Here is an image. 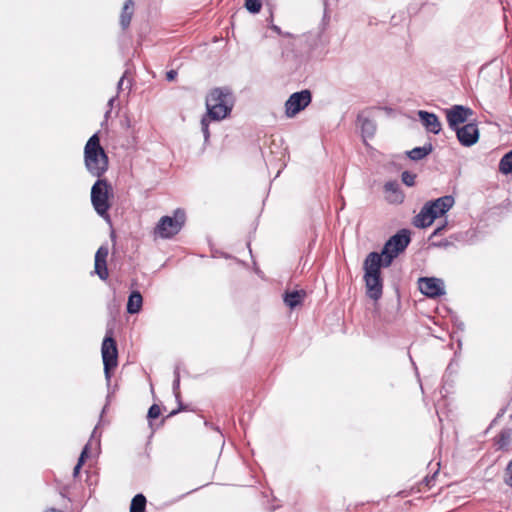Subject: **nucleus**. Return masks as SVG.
Here are the masks:
<instances>
[{"instance_id": "1", "label": "nucleus", "mask_w": 512, "mask_h": 512, "mask_svg": "<svg viewBox=\"0 0 512 512\" xmlns=\"http://www.w3.org/2000/svg\"><path fill=\"white\" fill-rule=\"evenodd\" d=\"M84 163L88 172L98 178L108 169V156L100 145L98 134L92 135L84 147Z\"/></svg>"}, {"instance_id": "2", "label": "nucleus", "mask_w": 512, "mask_h": 512, "mask_svg": "<svg viewBox=\"0 0 512 512\" xmlns=\"http://www.w3.org/2000/svg\"><path fill=\"white\" fill-rule=\"evenodd\" d=\"M233 105L230 89L215 88L206 97L207 116L212 120H222L231 112Z\"/></svg>"}, {"instance_id": "3", "label": "nucleus", "mask_w": 512, "mask_h": 512, "mask_svg": "<svg viewBox=\"0 0 512 512\" xmlns=\"http://www.w3.org/2000/svg\"><path fill=\"white\" fill-rule=\"evenodd\" d=\"M410 243L408 230H401L392 236L384 245L382 256L384 257V266L388 267L394 258L403 252Z\"/></svg>"}, {"instance_id": "4", "label": "nucleus", "mask_w": 512, "mask_h": 512, "mask_svg": "<svg viewBox=\"0 0 512 512\" xmlns=\"http://www.w3.org/2000/svg\"><path fill=\"white\" fill-rule=\"evenodd\" d=\"M111 185L106 179H98L91 188V202L95 211L102 217L107 215L110 208L109 192Z\"/></svg>"}, {"instance_id": "5", "label": "nucleus", "mask_w": 512, "mask_h": 512, "mask_svg": "<svg viewBox=\"0 0 512 512\" xmlns=\"http://www.w3.org/2000/svg\"><path fill=\"white\" fill-rule=\"evenodd\" d=\"M184 222L185 212L181 209H176L173 217L163 216L159 220L154 233L161 238H170L181 230Z\"/></svg>"}, {"instance_id": "6", "label": "nucleus", "mask_w": 512, "mask_h": 512, "mask_svg": "<svg viewBox=\"0 0 512 512\" xmlns=\"http://www.w3.org/2000/svg\"><path fill=\"white\" fill-rule=\"evenodd\" d=\"M102 359L104 364V374L107 382H110L111 374L110 370L117 366V347L114 339L110 336H106L102 342L101 347Z\"/></svg>"}, {"instance_id": "7", "label": "nucleus", "mask_w": 512, "mask_h": 512, "mask_svg": "<svg viewBox=\"0 0 512 512\" xmlns=\"http://www.w3.org/2000/svg\"><path fill=\"white\" fill-rule=\"evenodd\" d=\"M311 102V92L309 90H302L293 93L285 102V114L287 117L292 118L300 111L304 110Z\"/></svg>"}, {"instance_id": "8", "label": "nucleus", "mask_w": 512, "mask_h": 512, "mask_svg": "<svg viewBox=\"0 0 512 512\" xmlns=\"http://www.w3.org/2000/svg\"><path fill=\"white\" fill-rule=\"evenodd\" d=\"M445 112L448 125L452 130L460 127L459 125L465 123L472 115V110L462 105H454Z\"/></svg>"}, {"instance_id": "9", "label": "nucleus", "mask_w": 512, "mask_h": 512, "mask_svg": "<svg viewBox=\"0 0 512 512\" xmlns=\"http://www.w3.org/2000/svg\"><path fill=\"white\" fill-rule=\"evenodd\" d=\"M461 145L470 147L479 139V130L476 124L468 123L454 129Z\"/></svg>"}, {"instance_id": "10", "label": "nucleus", "mask_w": 512, "mask_h": 512, "mask_svg": "<svg viewBox=\"0 0 512 512\" xmlns=\"http://www.w3.org/2000/svg\"><path fill=\"white\" fill-rule=\"evenodd\" d=\"M419 290L422 294L436 298L445 294L444 283L438 278H420L419 279Z\"/></svg>"}, {"instance_id": "11", "label": "nucleus", "mask_w": 512, "mask_h": 512, "mask_svg": "<svg viewBox=\"0 0 512 512\" xmlns=\"http://www.w3.org/2000/svg\"><path fill=\"white\" fill-rule=\"evenodd\" d=\"M432 207L431 201L425 203L420 212L414 217L413 224L415 227L426 228L438 218V215Z\"/></svg>"}, {"instance_id": "12", "label": "nucleus", "mask_w": 512, "mask_h": 512, "mask_svg": "<svg viewBox=\"0 0 512 512\" xmlns=\"http://www.w3.org/2000/svg\"><path fill=\"white\" fill-rule=\"evenodd\" d=\"M108 247L100 246L95 254L94 272L101 280H106L109 276L106 259L108 256Z\"/></svg>"}, {"instance_id": "13", "label": "nucleus", "mask_w": 512, "mask_h": 512, "mask_svg": "<svg viewBox=\"0 0 512 512\" xmlns=\"http://www.w3.org/2000/svg\"><path fill=\"white\" fill-rule=\"evenodd\" d=\"M364 279L366 283L367 295L375 301L379 300L382 296L383 287L380 275L365 274Z\"/></svg>"}, {"instance_id": "14", "label": "nucleus", "mask_w": 512, "mask_h": 512, "mask_svg": "<svg viewBox=\"0 0 512 512\" xmlns=\"http://www.w3.org/2000/svg\"><path fill=\"white\" fill-rule=\"evenodd\" d=\"M418 116L421 123L428 132L438 134L441 131V123L439 118L434 113L420 110L418 111Z\"/></svg>"}, {"instance_id": "15", "label": "nucleus", "mask_w": 512, "mask_h": 512, "mask_svg": "<svg viewBox=\"0 0 512 512\" xmlns=\"http://www.w3.org/2000/svg\"><path fill=\"white\" fill-rule=\"evenodd\" d=\"M384 266V257L377 252H371L364 261L365 274L380 275V267Z\"/></svg>"}, {"instance_id": "16", "label": "nucleus", "mask_w": 512, "mask_h": 512, "mask_svg": "<svg viewBox=\"0 0 512 512\" xmlns=\"http://www.w3.org/2000/svg\"><path fill=\"white\" fill-rule=\"evenodd\" d=\"M431 204L433 206L432 209H434L438 217H440L453 207L454 198L452 196L446 195L431 201Z\"/></svg>"}, {"instance_id": "17", "label": "nucleus", "mask_w": 512, "mask_h": 512, "mask_svg": "<svg viewBox=\"0 0 512 512\" xmlns=\"http://www.w3.org/2000/svg\"><path fill=\"white\" fill-rule=\"evenodd\" d=\"M384 188L387 193L386 198L390 203H401L403 201L404 195L399 190V184L397 182H387Z\"/></svg>"}, {"instance_id": "18", "label": "nucleus", "mask_w": 512, "mask_h": 512, "mask_svg": "<svg viewBox=\"0 0 512 512\" xmlns=\"http://www.w3.org/2000/svg\"><path fill=\"white\" fill-rule=\"evenodd\" d=\"M357 121L364 137H372L374 135L376 131V125L374 121L365 117L363 114L358 115Z\"/></svg>"}, {"instance_id": "19", "label": "nucleus", "mask_w": 512, "mask_h": 512, "mask_svg": "<svg viewBox=\"0 0 512 512\" xmlns=\"http://www.w3.org/2000/svg\"><path fill=\"white\" fill-rule=\"evenodd\" d=\"M142 303H143V298H142V295L140 294V292L133 291L128 298L127 312L129 314L138 313L141 310Z\"/></svg>"}, {"instance_id": "20", "label": "nucleus", "mask_w": 512, "mask_h": 512, "mask_svg": "<svg viewBox=\"0 0 512 512\" xmlns=\"http://www.w3.org/2000/svg\"><path fill=\"white\" fill-rule=\"evenodd\" d=\"M305 292L303 290H296L292 292H287L284 295V303L290 307L291 309L300 305L305 297Z\"/></svg>"}, {"instance_id": "21", "label": "nucleus", "mask_w": 512, "mask_h": 512, "mask_svg": "<svg viewBox=\"0 0 512 512\" xmlns=\"http://www.w3.org/2000/svg\"><path fill=\"white\" fill-rule=\"evenodd\" d=\"M433 150V146L431 143H426L422 147H415L412 150L407 152V156L414 161L421 160L429 155Z\"/></svg>"}, {"instance_id": "22", "label": "nucleus", "mask_w": 512, "mask_h": 512, "mask_svg": "<svg viewBox=\"0 0 512 512\" xmlns=\"http://www.w3.org/2000/svg\"><path fill=\"white\" fill-rule=\"evenodd\" d=\"M134 2L133 0H126L120 16V24L123 29L130 25L131 18L133 15Z\"/></svg>"}, {"instance_id": "23", "label": "nucleus", "mask_w": 512, "mask_h": 512, "mask_svg": "<svg viewBox=\"0 0 512 512\" xmlns=\"http://www.w3.org/2000/svg\"><path fill=\"white\" fill-rule=\"evenodd\" d=\"M499 171L504 175L512 174V150L501 158Z\"/></svg>"}, {"instance_id": "24", "label": "nucleus", "mask_w": 512, "mask_h": 512, "mask_svg": "<svg viewBox=\"0 0 512 512\" xmlns=\"http://www.w3.org/2000/svg\"><path fill=\"white\" fill-rule=\"evenodd\" d=\"M146 498L142 494L133 497L130 505V512H145Z\"/></svg>"}, {"instance_id": "25", "label": "nucleus", "mask_w": 512, "mask_h": 512, "mask_svg": "<svg viewBox=\"0 0 512 512\" xmlns=\"http://www.w3.org/2000/svg\"><path fill=\"white\" fill-rule=\"evenodd\" d=\"M261 7V0H245V8L253 14L259 13Z\"/></svg>"}, {"instance_id": "26", "label": "nucleus", "mask_w": 512, "mask_h": 512, "mask_svg": "<svg viewBox=\"0 0 512 512\" xmlns=\"http://www.w3.org/2000/svg\"><path fill=\"white\" fill-rule=\"evenodd\" d=\"M87 453H88V445H86L81 454H80V457L78 459V462L76 464V466L74 467V470H73V474L74 476H77L79 471H80V468L81 466L83 465V463L85 462V458L87 457Z\"/></svg>"}, {"instance_id": "27", "label": "nucleus", "mask_w": 512, "mask_h": 512, "mask_svg": "<svg viewBox=\"0 0 512 512\" xmlns=\"http://www.w3.org/2000/svg\"><path fill=\"white\" fill-rule=\"evenodd\" d=\"M401 178L404 184L407 186H413L415 184L416 175L408 171H404Z\"/></svg>"}, {"instance_id": "28", "label": "nucleus", "mask_w": 512, "mask_h": 512, "mask_svg": "<svg viewBox=\"0 0 512 512\" xmlns=\"http://www.w3.org/2000/svg\"><path fill=\"white\" fill-rule=\"evenodd\" d=\"M161 410L160 407L156 404H153L148 410V418L156 419L160 416Z\"/></svg>"}, {"instance_id": "29", "label": "nucleus", "mask_w": 512, "mask_h": 512, "mask_svg": "<svg viewBox=\"0 0 512 512\" xmlns=\"http://www.w3.org/2000/svg\"><path fill=\"white\" fill-rule=\"evenodd\" d=\"M201 130L204 134L205 140H208L210 134H209L208 122H207L206 117H203L201 120Z\"/></svg>"}, {"instance_id": "30", "label": "nucleus", "mask_w": 512, "mask_h": 512, "mask_svg": "<svg viewBox=\"0 0 512 512\" xmlns=\"http://www.w3.org/2000/svg\"><path fill=\"white\" fill-rule=\"evenodd\" d=\"M506 472H507L508 477L506 478L505 482L507 485L512 487V460L509 462V464L506 468Z\"/></svg>"}, {"instance_id": "31", "label": "nucleus", "mask_w": 512, "mask_h": 512, "mask_svg": "<svg viewBox=\"0 0 512 512\" xmlns=\"http://www.w3.org/2000/svg\"><path fill=\"white\" fill-rule=\"evenodd\" d=\"M179 383H180V381H179V374L176 373V378H175L174 383H173V390H174V393L176 395V398L179 397V391H178L179 390Z\"/></svg>"}, {"instance_id": "32", "label": "nucleus", "mask_w": 512, "mask_h": 512, "mask_svg": "<svg viewBox=\"0 0 512 512\" xmlns=\"http://www.w3.org/2000/svg\"><path fill=\"white\" fill-rule=\"evenodd\" d=\"M177 76V72L175 70H170L166 74V78L168 81H173Z\"/></svg>"}, {"instance_id": "33", "label": "nucleus", "mask_w": 512, "mask_h": 512, "mask_svg": "<svg viewBox=\"0 0 512 512\" xmlns=\"http://www.w3.org/2000/svg\"><path fill=\"white\" fill-rule=\"evenodd\" d=\"M445 227H446V224H443V225L437 227L433 232V236L440 235L442 233V231L445 229Z\"/></svg>"}, {"instance_id": "34", "label": "nucleus", "mask_w": 512, "mask_h": 512, "mask_svg": "<svg viewBox=\"0 0 512 512\" xmlns=\"http://www.w3.org/2000/svg\"><path fill=\"white\" fill-rule=\"evenodd\" d=\"M124 82H125V74L120 78V80L118 82V90H122Z\"/></svg>"}, {"instance_id": "35", "label": "nucleus", "mask_w": 512, "mask_h": 512, "mask_svg": "<svg viewBox=\"0 0 512 512\" xmlns=\"http://www.w3.org/2000/svg\"><path fill=\"white\" fill-rule=\"evenodd\" d=\"M500 438L501 440L503 441V443L501 444V446H503L504 444H506L508 442V439L505 437L504 433H502L500 435Z\"/></svg>"}, {"instance_id": "36", "label": "nucleus", "mask_w": 512, "mask_h": 512, "mask_svg": "<svg viewBox=\"0 0 512 512\" xmlns=\"http://www.w3.org/2000/svg\"><path fill=\"white\" fill-rule=\"evenodd\" d=\"M45 512H62V511H60V510H58V509H55V508H50V509H48V510H47V511H45Z\"/></svg>"}, {"instance_id": "37", "label": "nucleus", "mask_w": 512, "mask_h": 512, "mask_svg": "<svg viewBox=\"0 0 512 512\" xmlns=\"http://www.w3.org/2000/svg\"><path fill=\"white\" fill-rule=\"evenodd\" d=\"M114 100H115V98H114V97H113V98H111V99L109 100V102H108L109 106H112V105H113Z\"/></svg>"}, {"instance_id": "38", "label": "nucleus", "mask_w": 512, "mask_h": 512, "mask_svg": "<svg viewBox=\"0 0 512 512\" xmlns=\"http://www.w3.org/2000/svg\"><path fill=\"white\" fill-rule=\"evenodd\" d=\"M273 29L277 32H279V28L277 26H274Z\"/></svg>"}]
</instances>
